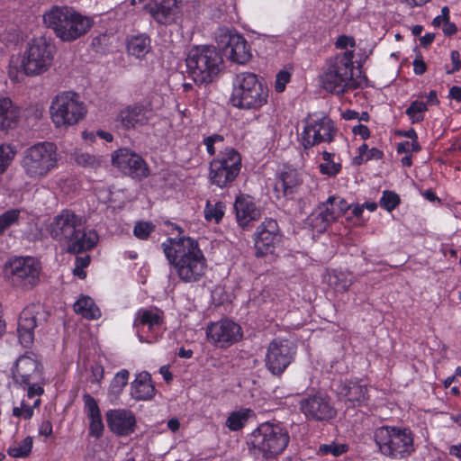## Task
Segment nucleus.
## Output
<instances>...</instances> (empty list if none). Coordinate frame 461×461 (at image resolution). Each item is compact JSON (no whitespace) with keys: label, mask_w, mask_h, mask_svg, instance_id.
I'll return each instance as SVG.
<instances>
[{"label":"nucleus","mask_w":461,"mask_h":461,"mask_svg":"<svg viewBox=\"0 0 461 461\" xmlns=\"http://www.w3.org/2000/svg\"><path fill=\"white\" fill-rule=\"evenodd\" d=\"M39 434L50 437L52 434V424L50 420H43L39 428Z\"/></svg>","instance_id":"bf43d9fd"},{"label":"nucleus","mask_w":461,"mask_h":461,"mask_svg":"<svg viewBox=\"0 0 461 461\" xmlns=\"http://www.w3.org/2000/svg\"><path fill=\"white\" fill-rule=\"evenodd\" d=\"M241 167L240 155L234 149H226L210 164V179L219 187H226L240 174Z\"/></svg>","instance_id":"ddd939ff"},{"label":"nucleus","mask_w":461,"mask_h":461,"mask_svg":"<svg viewBox=\"0 0 461 461\" xmlns=\"http://www.w3.org/2000/svg\"><path fill=\"white\" fill-rule=\"evenodd\" d=\"M337 134L333 122L326 115L312 114L304 120L302 144L308 149L322 142H331Z\"/></svg>","instance_id":"4468645a"},{"label":"nucleus","mask_w":461,"mask_h":461,"mask_svg":"<svg viewBox=\"0 0 461 461\" xmlns=\"http://www.w3.org/2000/svg\"><path fill=\"white\" fill-rule=\"evenodd\" d=\"M20 218V211L11 209L0 215V236L11 226L17 224Z\"/></svg>","instance_id":"a18cd8bd"},{"label":"nucleus","mask_w":461,"mask_h":461,"mask_svg":"<svg viewBox=\"0 0 461 461\" xmlns=\"http://www.w3.org/2000/svg\"><path fill=\"white\" fill-rule=\"evenodd\" d=\"M300 410L308 419L318 421L331 420L337 413L330 399L321 393L303 398L300 401Z\"/></svg>","instance_id":"412c9836"},{"label":"nucleus","mask_w":461,"mask_h":461,"mask_svg":"<svg viewBox=\"0 0 461 461\" xmlns=\"http://www.w3.org/2000/svg\"><path fill=\"white\" fill-rule=\"evenodd\" d=\"M328 282L337 291L341 292L347 291L352 285V281L342 272H333L330 274Z\"/></svg>","instance_id":"c03bdc74"},{"label":"nucleus","mask_w":461,"mask_h":461,"mask_svg":"<svg viewBox=\"0 0 461 461\" xmlns=\"http://www.w3.org/2000/svg\"><path fill=\"white\" fill-rule=\"evenodd\" d=\"M450 96L456 100L461 101V87L460 86H452L449 90Z\"/></svg>","instance_id":"774afa93"},{"label":"nucleus","mask_w":461,"mask_h":461,"mask_svg":"<svg viewBox=\"0 0 461 461\" xmlns=\"http://www.w3.org/2000/svg\"><path fill=\"white\" fill-rule=\"evenodd\" d=\"M41 381H35L34 383H31L26 386L28 388L27 397L29 399H32L35 396L40 397L44 393V390L41 385Z\"/></svg>","instance_id":"5fc2aeb1"},{"label":"nucleus","mask_w":461,"mask_h":461,"mask_svg":"<svg viewBox=\"0 0 461 461\" xmlns=\"http://www.w3.org/2000/svg\"><path fill=\"white\" fill-rule=\"evenodd\" d=\"M15 147L11 144H0V174L5 173L16 155Z\"/></svg>","instance_id":"ea45409f"},{"label":"nucleus","mask_w":461,"mask_h":461,"mask_svg":"<svg viewBox=\"0 0 461 461\" xmlns=\"http://www.w3.org/2000/svg\"><path fill=\"white\" fill-rule=\"evenodd\" d=\"M162 248L182 282H198L205 275L206 259L196 240L189 237L169 238L162 243Z\"/></svg>","instance_id":"f257e3e1"},{"label":"nucleus","mask_w":461,"mask_h":461,"mask_svg":"<svg viewBox=\"0 0 461 461\" xmlns=\"http://www.w3.org/2000/svg\"><path fill=\"white\" fill-rule=\"evenodd\" d=\"M399 196L391 191H384L380 200L381 206L389 212L393 210L399 204Z\"/></svg>","instance_id":"09e8293b"},{"label":"nucleus","mask_w":461,"mask_h":461,"mask_svg":"<svg viewBox=\"0 0 461 461\" xmlns=\"http://www.w3.org/2000/svg\"><path fill=\"white\" fill-rule=\"evenodd\" d=\"M86 113V108L79 95L71 91L59 94L50 105L51 119L57 127L74 125Z\"/></svg>","instance_id":"f8f14e48"},{"label":"nucleus","mask_w":461,"mask_h":461,"mask_svg":"<svg viewBox=\"0 0 461 461\" xmlns=\"http://www.w3.org/2000/svg\"><path fill=\"white\" fill-rule=\"evenodd\" d=\"M348 450V445L344 443L330 442L329 444H321L319 447V452L322 455H331L339 456Z\"/></svg>","instance_id":"de8ad7c7"},{"label":"nucleus","mask_w":461,"mask_h":461,"mask_svg":"<svg viewBox=\"0 0 461 461\" xmlns=\"http://www.w3.org/2000/svg\"><path fill=\"white\" fill-rule=\"evenodd\" d=\"M75 312L88 320H96L101 316L99 308L89 296H82L74 303Z\"/></svg>","instance_id":"72a5a7b5"},{"label":"nucleus","mask_w":461,"mask_h":461,"mask_svg":"<svg viewBox=\"0 0 461 461\" xmlns=\"http://www.w3.org/2000/svg\"><path fill=\"white\" fill-rule=\"evenodd\" d=\"M41 264L33 257H19L11 259L5 268L8 284L15 290L28 292L41 281Z\"/></svg>","instance_id":"9d476101"},{"label":"nucleus","mask_w":461,"mask_h":461,"mask_svg":"<svg viewBox=\"0 0 461 461\" xmlns=\"http://www.w3.org/2000/svg\"><path fill=\"white\" fill-rule=\"evenodd\" d=\"M234 210L238 224L245 229L251 221H258L261 212L254 199L248 194H240L236 198Z\"/></svg>","instance_id":"bb28decb"},{"label":"nucleus","mask_w":461,"mask_h":461,"mask_svg":"<svg viewBox=\"0 0 461 461\" xmlns=\"http://www.w3.org/2000/svg\"><path fill=\"white\" fill-rule=\"evenodd\" d=\"M413 70L416 75H422L427 69L426 63L420 58H416L413 60Z\"/></svg>","instance_id":"13d9d810"},{"label":"nucleus","mask_w":461,"mask_h":461,"mask_svg":"<svg viewBox=\"0 0 461 461\" xmlns=\"http://www.w3.org/2000/svg\"><path fill=\"white\" fill-rule=\"evenodd\" d=\"M350 208L351 203H348L346 199L331 195L319 205L317 214L312 219V224L314 227L325 230Z\"/></svg>","instance_id":"a211bd4d"},{"label":"nucleus","mask_w":461,"mask_h":461,"mask_svg":"<svg viewBox=\"0 0 461 461\" xmlns=\"http://www.w3.org/2000/svg\"><path fill=\"white\" fill-rule=\"evenodd\" d=\"M348 44L353 45V39L345 35L340 36L336 42L337 48L339 49H345Z\"/></svg>","instance_id":"052dcab7"},{"label":"nucleus","mask_w":461,"mask_h":461,"mask_svg":"<svg viewBox=\"0 0 461 461\" xmlns=\"http://www.w3.org/2000/svg\"><path fill=\"white\" fill-rule=\"evenodd\" d=\"M185 64L187 73L196 84H208L221 71L222 58L212 46H194L188 51Z\"/></svg>","instance_id":"0eeeda50"},{"label":"nucleus","mask_w":461,"mask_h":461,"mask_svg":"<svg viewBox=\"0 0 461 461\" xmlns=\"http://www.w3.org/2000/svg\"><path fill=\"white\" fill-rule=\"evenodd\" d=\"M427 104L421 101H413L406 109L405 113L408 115L411 123L423 121V113L427 111Z\"/></svg>","instance_id":"37998d69"},{"label":"nucleus","mask_w":461,"mask_h":461,"mask_svg":"<svg viewBox=\"0 0 461 461\" xmlns=\"http://www.w3.org/2000/svg\"><path fill=\"white\" fill-rule=\"evenodd\" d=\"M85 406L90 420V434L98 438L104 430V424L99 407L95 400L89 394L84 395Z\"/></svg>","instance_id":"2f4dec72"},{"label":"nucleus","mask_w":461,"mask_h":461,"mask_svg":"<svg viewBox=\"0 0 461 461\" xmlns=\"http://www.w3.org/2000/svg\"><path fill=\"white\" fill-rule=\"evenodd\" d=\"M154 115L155 112L151 102L144 100L121 110L118 121L122 128L131 130L148 124Z\"/></svg>","instance_id":"aec40b11"},{"label":"nucleus","mask_w":461,"mask_h":461,"mask_svg":"<svg viewBox=\"0 0 461 461\" xmlns=\"http://www.w3.org/2000/svg\"><path fill=\"white\" fill-rule=\"evenodd\" d=\"M90 263V257L89 256H84V257H77L76 258V267L78 268H85Z\"/></svg>","instance_id":"0e129e2a"},{"label":"nucleus","mask_w":461,"mask_h":461,"mask_svg":"<svg viewBox=\"0 0 461 461\" xmlns=\"http://www.w3.org/2000/svg\"><path fill=\"white\" fill-rule=\"evenodd\" d=\"M161 321V317L158 313L144 310L138 312L134 325H147L149 329L151 330L154 327L158 326Z\"/></svg>","instance_id":"58836bf2"},{"label":"nucleus","mask_w":461,"mask_h":461,"mask_svg":"<svg viewBox=\"0 0 461 461\" xmlns=\"http://www.w3.org/2000/svg\"><path fill=\"white\" fill-rule=\"evenodd\" d=\"M339 393L343 396L352 407L363 405L368 399L366 385L358 381H346L340 385Z\"/></svg>","instance_id":"c85d7f7f"},{"label":"nucleus","mask_w":461,"mask_h":461,"mask_svg":"<svg viewBox=\"0 0 461 461\" xmlns=\"http://www.w3.org/2000/svg\"><path fill=\"white\" fill-rule=\"evenodd\" d=\"M382 157H383V152L381 150H379L376 148H372L371 149L368 150V154L366 156V160L372 159V158L380 159V158H382Z\"/></svg>","instance_id":"338daca9"},{"label":"nucleus","mask_w":461,"mask_h":461,"mask_svg":"<svg viewBox=\"0 0 461 461\" xmlns=\"http://www.w3.org/2000/svg\"><path fill=\"white\" fill-rule=\"evenodd\" d=\"M230 102L240 109H259L268 98L267 86L254 73L241 72L232 82Z\"/></svg>","instance_id":"423d86ee"},{"label":"nucleus","mask_w":461,"mask_h":461,"mask_svg":"<svg viewBox=\"0 0 461 461\" xmlns=\"http://www.w3.org/2000/svg\"><path fill=\"white\" fill-rule=\"evenodd\" d=\"M50 236L68 245V251L78 254L92 249L98 236L95 231H86V221L73 211L65 209L56 215L48 227Z\"/></svg>","instance_id":"f03ea898"},{"label":"nucleus","mask_w":461,"mask_h":461,"mask_svg":"<svg viewBox=\"0 0 461 461\" xmlns=\"http://www.w3.org/2000/svg\"><path fill=\"white\" fill-rule=\"evenodd\" d=\"M41 311L40 304H31L24 308L20 314L17 332L19 341L24 348H29L33 343V330L37 326V315Z\"/></svg>","instance_id":"b1692460"},{"label":"nucleus","mask_w":461,"mask_h":461,"mask_svg":"<svg viewBox=\"0 0 461 461\" xmlns=\"http://www.w3.org/2000/svg\"><path fill=\"white\" fill-rule=\"evenodd\" d=\"M251 413L249 409L233 411L227 418L226 426L232 431L240 430L244 427Z\"/></svg>","instance_id":"f704fd0d"},{"label":"nucleus","mask_w":461,"mask_h":461,"mask_svg":"<svg viewBox=\"0 0 461 461\" xmlns=\"http://www.w3.org/2000/svg\"><path fill=\"white\" fill-rule=\"evenodd\" d=\"M19 73H20V71L16 66L9 65L8 76L11 80H13L14 82L18 81L19 80Z\"/></svg>","instance_id":"69168bd1"},{"label":"nucleus","mask_w":461,"mask_h":461,"mask_svg":"<svg viewBox=\"0 0 461 461\" xmlns=\"http://www.w3.org/2000/svg\"><path fill=\"white\" fill-rule=\"evenodd\" d=\"M179 0H156L149 7V14L161 24L172 23L180 11Z\"/></svg>","instance_id":"cd10ccee"},{"label":"nucleus","mask_w":461,"mask_h":461,"mask_svg":"<svg viewBox=\"0 0 461 461\" xmlns=\"http://www.w3.org/2000/svg\"><path fill=\"white\" fill-rule=\"evenodd\" d=\"M54 52V46L46 37L32 39L22 57L23 73L28 77H36L47 72L52 65Z\"/></svg>","instance_id":"9b49d317"},{"label":"nucleus","mask_w":461,"mask_h":461,"mask_svg":"<svg viewBox=\"0 0 461 461\" xmlns=\"http://www.w3.org/2000/svg\"><path fill=\"white\" fill-rule=\"evenodd\" d=\"M352 53L349 51L330 58L321 75V86L328 92L340 95L357 87L353 78Z\"/></svg>","instance_id":"6e6552de"},{"label":"nucleus","mask_w":461,"mask_h":461,"mask_svg":"<svg viewBox=\"0 0 461 461\" xmlns=\"http://www.w3.org/2000/svg\"><path fill=\"white\" fill-rule=\"evenodd\" d=\"M44 24L62 41L71 42L86 34L94 21L72 8L54 6L43 15Z\"/></svg>","instance_id":"7ed1b4c3"},{"label":"nucleus","mask_w":461,"mask_h":461,"mask_svg":"<svg viewBox=\"0 0 461 461\" xmlns=\"http://www.w3.org/2000/svg\"><path fill=\"white\" fill-rule=\"evenodd\" d=\"M333 156L334 154L332 153L323 151L322 158L324 162L320 164V171L330 176H336L341 169V165L332 160Z\"/></svg>","instance_id":"79ce46f5"},{"label":"nucleus","mask_w":461,"mask_h":461,"mask_svg":"<svg viewBox=\"0 0 461 461\" xmlns=\"http://www.w3.org/2000/svg\"><path fill=\"white\" fill-rule=\"evenodd\" d=\"M12 377L15 384L26 388L35 381H42L41 363L29 355L20 357L12 369Z\"/></svg>","instance_id":"4be33fe9"},{"label":"nucleus","mask_w":461,"mask_h":461,"mask_svg":"<svg viewBox=\"0 0 461 461\" xmlns=\"http://www.w3.org/2000/svg\"><path fill=\"white\" fill-rule=\"evenodd\" d=\"M442 30L446 35H453L457 31L456 24L450 23L449 20L445 22Z\"/></svg>","instance_id":"680f3d73"},{"label":"nucleus","mask_w":461,"mask_h":461,"mask_svg":"<svg viewBox=\"0 0 461 461\" xmlns=\"http://www.w3.org/2000/svg\"><path fill=\"white\" fill-rule=\"evenodd\" d=\"M224 203H216L215 204H211L209 202L207 203L204 208V217L207 221H214L215 222H219L224 214Z\"/></svg>","instance_id":"49530a36"},{"label":"nucleus","mask_w":461,"mask_h":461,"mask_svg":"<svg viewBox=\"0 0 461 461\" xmlns=\"http://www.w3.org/2000/svg\"><path fill=\"white\" fill-rule=\"evenodd\" d=\"M289 440L290 437L285 429L270 422L260 424L249 437V444L254 453L261 454L266 458L281 454Z\"/></svg>","instance_id":"1a4fd4ad"},{"label":"nucleus","mask_w":461,"mask_h":461,"mask_svg":"<svg viewBox=\"0 0 461 461\" xmlns=\"http://www.w3.org/2000/svg\"><path fill=\"white\" fill-rule=\"evenodd\" d=\"M73 158L77 165L83 167L96 169L100 167L103 163L102 156H97L87 152L76 151L73 154Z\"/></svg>","instance_id":"e433bc0d"},{"label":"nucleus","mask_w":461,"mask_h":461,"mask_svg":"<svg viewBox=\"0 0 461 461\" xmlns=\"http://www.w3.org/2000/svg\"><path fill=\"white\" fill-rule=\"evenodd\" d=\"M155 392L151 376L146 371L138 374L131 383V394L137 401L149 400L155 395Z\"/></svg>","instance_id":"c756f323"},{"label":"nucleus","mask_w":461,"mask_h":461,"mask_svg":"<svg viewBox=\"0 0 461 461\" xmlns=\"http://www.w3.org/2000/svg\"><path fill=\"white\" fill-rule=\"evenodd\" d=\"M59 158L55 143L40 141L23 150L21 167L29 179L41 180L58 167Z\"/></svg>","instance_id":"20e7f679"},{"label":"nucleus","mask_w":461,"mask_h":461,"mask_svg":"<svg viewBox=\"0 0 461 461\" xmlns=\"http://www.w3.org/2000/svg\"><path fill=\"white\" fill-rule=\"evenodd\" d=\"M106 420L111 430L120 436L131 434L136 426V419L131 411L112 410L106 413Z\"/></svg>","instance_id":"a878e982"},{"label":"nucleus","mask_w":461,"mask_h":461,"mask_svg":"<svg viewBox=\"0 0 461 461\" xmlns=\"http://www.w3.org/2000/svg\"><path fill=\"white\" fill-rule=\"evenodd\" d=\"M40 404V398L35 399L32 404H30L25 400H23L20 403V406L14 407L13 415L14 417H22L25 420H30L33 416V409L38 408Z\"/></svg>","instance_id":"a19ab883"},{"label":"nucleus","mask_w":461,"mask_h":461,"mask_svg":"<svg viewBox=\"0 0 461 461\" xmlns=\"http://www.w3.org/2000/svg\"><path fill=\"white\" fill-rule=\"evenodd\" d=\"M281 241V233L277 221L266 219L254 234V248L257 258L273 254L276 246Z\"/></svg>","instance_id":"f3484780"},{"label":"nucleus","mask_w":461,"mask_h":461,"mask_svg":"<svg viewBox=\"0 0 461 461\" xmlns=\"http://www.w3.org/2000/svg\"><path fill=\"white\" fill-rule=\"evenodd\" d=\"M126 45L128 53L137 59L143 58L151 49L150 39L146 34L129 36Z\"/></svg>","instance_id":"473e14b6"},{"label":"nucleus","mask_w":461,"mask_h":461,"mask_svg":"<svg viewBox=\"0 0 461 461\" xmlns=\"http://www.w3.org/2000/svg\"><path fill=\"white\" fill-rule=\"evenodd\" d=\"M291 79V74L288 71L281 70L276 74L275 82V90L277 93H282L285 89L286 84Z\"/></svg>","instance_id":"3c124183"},{"label":"nucleus","mask_w":461,"mask_h":461,"mask_svg":"<svg viewBox=\"0 0 461 461\" xmlns=\"http://www.w3.org/2000/svg\"><path fill=\"white\" fill-rule=\"evenodd\" d=\"M32 437L28 436L21 442H15L13 446H10L7 449V454L15 458L27 457L32 452Z\"/></svg>","instance_id":"c9c22d12"},{"label":"nucleus","mask_w":461,"mask_h":461,"mask_svg":"<svg viewBox=\"0 0 461 461\" xmlns=\"http://www.w3.org/2000/svg\"><path fill=\"white\" fill-rule=\"evenodd\" d=\"M217 41L224 55L238 64L247 63L251 53L247 41L238 33H232L227 29L220 30Z\"/></svg>","instance_id":"dca6fc26"},{"label":"nucleus","mask_w":461,"mask_h":461,"mask_svg":"<svg viewBox=\"0 0 461 461\" xmlns=\"http://www.w3.org/2000/svg\"><path fill=\"white\" fill-rule=\"evenodd\" d=\"M434 39H435L434 33H427L420 39V45L423 48H427L433 42Z\"/></svg>","instance_id":"e2e57ef3"},{"label":"nucleus","mask_w":461,"mask_h":461,"mask_svg":"<svg viewBox=\"0 0 461 461\" xmlns=\"http://www.w3.org/2000/svg\"><path fill=\"white\" fill-rule=\"evenodd\" d=\"M129 375L130 373L126 369L119 371L110 384L109 394L117 398L123 391V388L127 385Z\"/></svg>","instance_id":"4c0bfd02"},{"label":"nucleus","mask_w":461,"mask_h":461,"mask_svg":"<svg viewBox=\"0 0 461 461\" xmlns=\"http://www.w3.org/2000/svg\"><path fill=\"white\" fill-rule=\"evenodd\" d=\"M295 347L286 339H273L267 349L265 365L274 375H281L294 360Z\"/></svg>","instance_id":"2eb2a0df"},{"label":"nucleus","mask_w":461,"mask_h":461,"mask_svg":"<svg viewBox=\"0 0 461 461\" xmlns=\"http://www.w3.org/2000/svg\"><path fill=\"white\" fill-rule=\"evenodd\" d=\"M374 439L379 452L393 459H403L415 452L414 434L408 428L378 427L374 431Z\"/></svg>","instance_id":"39448f33"},{"label":"nucleus","mask_w":461,"mask_h":461,"mask_svg":"<svg viewBox=\"0 0 461 461\" xmlns=\"http://www.w3.org/2000/svg\"><path fill=\"white\" fill-rule=\"evenodd\" d=\"M206 335L212 343L221 348H227L241 339L242 331L238 323L229 319H222L208 325Z\"/></svg>","instance_id":"6ab92c4d"},{"label":"nucleus","mask_w":461,"mask_h":461,"mask_svg":"<svg viewBox=\"0 0 461 461\" xmlns=\"http://www.w3.org/2000/svg\"><path fill=\"white\" fill-rule=\"evenodd\" d=\"M451 60L453 64V68L451 70H447V74L455 73L461 68L460 54L457 50L451 51Z\"/></svg>","instance_id":"6e6d98bb"},{"label":"nucleus","mask_w":461,"mask_h":461,"mask_svg":"<svg viewBox=\"0 0 461 461\" xmlns=\"http://www.w3.org/2000/svg\"><path fill=\"white\" fill-rule=\"evenodd\" d=\"M20 118V109L8 97H0V130L14 128Z\"/></svg>","instance_id":"7c9ffc66"},{"label":"nucleus","mask_w":461,"mask_h":461,"mask_svg":"<svg viewBox=\"0 0 461 461\" xmlns=\"http://www.w3.org/2000/svg\"><path fill=\"white\" fill-rule=\"evenodd\" d=\"M353 132L356 135L361 136L363 140H367L370 136L369 129L363 124H358L355 127H353Z\"/></svg>","instance_id":"4d7b16f0"},{"label":"nucleus","mask_w":461,"mask_h":461,"mask_svg":"<svg viewBox=\"0 0 461 461\" xmlns=\"http://www.w3.org/2000/svg\"><path fill=\"white\" fill-rule=\"evenodd\" d=\"M222 141H223V137L221 135L214 134V135L205 138L203 140V143L206 146L207 152L210 155H214V153H215L214 144L216 142H222Z\"/></svg>","instance_id":"864d4df0"},{"label":"nucleus","mask_w":461,"mask_h":461,"mask_svg":"<svg viewBox=\"0 0 461 461\" xmlns=\"http://www.w3.org/2000/svg\"><path fill=\"white\" fill-rule=\"evenodd\" d=\"M112 162L124 174L132 177L141 178L148 176V167L142 158L129 149H121L115 151Z\"/></svg>","instance_id":"5701e85b"},{"label":"nucleus","mask_w":461,"mask_h":461,"mask_svg":"<svg viewBox=\"0 0 461 461\" xmlns=\"http://www.w3.org/2000/svg\"><path fill=\"white\" fill-rule=\"evenodd\" d=\"M154 225L150 222L140 221L138 222L133 230L134 235L141 240H145L153 231Z\"/></svg>","instance_id":"8fccbe9b"},{"label":"nucleus","mask_w":461,"mask_h":461,"mask_svg":"<svg viewBox=\"0 0 461 461\" xmlns=\"http://www.w3.org/2000/svg\"><path fill=\"white\" fill-rule=\"evenodd\" d=\"M303 184L301 173L294 168L282 171L276 177L274 192L276 197L291 198L296 194Z\"/></svg>","instance_id":"393cba45"},{"label":"nucleus","mask_w":461,"mask_h":461,"mask_svg":"<svg viewBox=\"0 0 461 461\" xmlns=\"http://www.w3.org/2000/svg\"><path fill=\"white\" fill-rule=\"evenodd\" d=\"M420 149V146L418 143L417 140H413L411 142L410 141H404L398 143L397 145V152L398 153H411V152H417Z\"/></svg>","instance_id":"603ef678"}]
</instances>
